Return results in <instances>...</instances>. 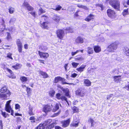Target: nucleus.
I'll list each match as a JSON object with an SVG mask.
<instances>
[{"label": "nucleus", "instance_id": "obj_54", "mask_svg": "<svg viewBox=\"0 0 129 129\" xmlns=\"http://www.w3.org/2000/svg\"><path fill=\"white\" fill-rule=\"evenodd\" d=\"M79 50H77L76 52H72L71 53L72 55L73 56L74 55L76 54L78 52H79Z\"/></svg>", "mask_w": 129, "mask_h": 129}, {"label": "nucleus", "instance_id": "obj_19", "mask_svg": "<svg viewBox=\"0 0 129 129\" xmlns=\"http://www.w3.org/2000/svg\"><path fill=\"white\" fill-rule=\"evenodd\" d=\"M94 15L92 14H90L85 19V20L88 21H89L90 20L93 19Z\"/></svg>", "mask_w": 129, "mask_h": 129}, {"label": "nucleus", "instance_id": "obj_8", "mask_svg": "<svg viewBox=\"0 0 129 129\" xmlns=\"http://www.w3.org/2000/svg\"><path fill=\"white\" fill-rule=\"evenodd\" d=\"M60 89H62L65 93L66 96L68 98H70V96L69 94V90L68 88L64 89L62 87H60Z\"/></svg>", "mask_w": 129, "mask_h": 129}, {"label": "nucleus", "instance_id": "obj_28", "mask_svg": "<svg viewBox=\"0 0 129 129\" xmlns=\"http://www.w3.org/2000/svg\"><path fill=\"white\" fill-rule=\"evenodd\" d=\"M74 113L77 112H78V108L75 106H74L72 108Z\"/></svg>", "mask_w": 129, "mask_h": 129}, {"label": "nucleus", "instance_id": "obj_21", "mask_svg": "<svg viewBox=\"0 0 129 129\" xmlns=\"http://www.w3.org/2000/svg\"><path fill=\"white\" fill-rule=\"evenodd\" d=\"M9 72L11 74L9 76V77L10 78H12L13 79L15 78L16 76L14 75L12 71L10 70L9 69Z\"/></svg>", "mask_w": 129, "mask_h": 129}, {"label": "nucleus", "instance_id": "obj_23", "mask_svg": "<svg viewBox=\"0 0 129 129\" xmlns=\"http://www.w3.org/2000/svg\"><path fill=\"white\" fill-rule=\"evenodd\" d=\"M40 73L43 76V78H46L48 77V75L45 72L40 71Z\"/></svg>", "mask_w": 129, "mask_h": 129}, {"label": "nucleus", "instance_id": "obj_47", "mask_svg": "<svg viewBox=\"0 0 129 129\" xmlns=\"http://www.w3.org/2000/svg\"><path fill=\"white\" fill-rule=\"evenodd\" d=\"M61 94L59 93H57L56 95V98L58 100H60L61 99Z\"/></svg>", "mask_w": 129, "mask_h": 129}, {"label": "nucleus", "instance_id": "obj_51", "mask_svg": "<svg viewBox=\"0 0 129 129\" xmlns=\"http://www.w3.org/2000/svg\"><path fill=\"white\" fill-rule=\"evenodd\" d=\"M5 110L7 112H8V101L6 102L5 106Z\"/></svg>", "mask_w": 129, "mask_h": 129}, {"label": "nucleus", "instance_id": "obj_55", "mask_svg": "<svg viewBox=\"0 0 129 129\" xmlns=\"http://www.w3.org/2000/svg\"><path fill=\"white\" fill-rule=\"evenodd\" d=\"M117 57V55L116 54H113L112 55V58L113 59H116V58Z\"/></svg>", "mask_w": 129, "mask_h": 129}, {"label": "nucleus", "instance_id": "obj_22", "mask_svg": "<svg viewBox=\"0 0 129 129\" xmlns=\"http://www.w3.org/2000/svg\"><path fill=\"white\" fill-rule=\"evenodd\" d=\"M60 17L57 15H55L53 17V20L56 22H58L60 20Z\"/></svg>", "mask_w": 129, "mask_h": 129}, {"label": "nucleus", "instance_id": "obj_26", "mask_svg": "<svg viewBox=\"0 0 129 129\" xmlns=\"http://www.w3.org/2000/svg\"><path fill=\"white\" fill-rule=\"evenodd\" d=\"M129 14L128 11V9L127 8L126 9H124L122 12V14L123 16H125L126 15H128Z\"/></svg>", "mask_w": 129, "mask_h": 129}, {"label": "nucleus", "instance_id": "obj_12", "mask_svg": "<svg viewBox=\"0 0 129 129\" xmlns=\"http://www.w3.org/2000/svg\"><path fill=\"white\" fill-rule=\"evenodd\" d=\"M93 47L94 50L96 53H99L101 51V49L100 47L98 46H94Z\"/></svg>", "mask_w": 129, "mask_h": 129}, {"label": "nucleus", "instance_id": "obj_59", "mask_svg": "<svg viewBox=\"0 0 129 129\" xmlns=\"http://www.w3.org/2000/svg\"><path fill=\"white\" fill-rule=\"evenodd\" d=\"M20 108V106L18 104H16L15 105V108L16 109H17Z\"/></svg>", "mask_w": 129, "mask_h": 129}, {"label": "nucleus", "instance_id": "obj_11", "mask_svg": "<svg viewBox=\"0 0 129 129\" xmlns=\"http://www.w3.org/2000/svg\"><path fill=\"white\" fill-rule=\"evenodd\" d=\"M0 25H1V26L2 27H1V26H0V28H1V30L2 31H4V29H5L4 21L3 19L2 18L0 17Z\"/></svg>", "mask_w": 129, "mask_h": 129}, {"label": "nucleus", "instance_id": "obj_57", "mask_svg": "<svg viewBox=\"0 0 129 129\" xmlns=\"http://www.w3.org/2000/svg\"><path fill=\"white\" fill-rule=\"evenodd\" d=\"M66 80L64 79V78H63V79L61 80L62 81V84H69V83H67L66 82H65L64 81Z\"/></svg>", "mask_w": 129, "mask_h": 129}, {"label": "nucleus", "instance_id": "obj_64", "mask_svg": "<svg viewBox=\"0 0 129 129\" xmlns=\"http://www.w3.org/2000/svg\"><path fill=\"white\" fill-rule=\"evenodd\" d=\"M88 122H90L91 123H92V122H94V121L93 120V119H92L91 118H90L88 120Z\"/></svg>", "mask_w": 129, "mask_h": 129}, {"label": "nucleus", "instance_id": "obj_38", "mask_svg": "<svg viewBox=\"0 0 129 129\" xmlns=\"http://www.w3.org/2000/svg\"><path fill=\"white\" fill-rule=\"evenodd\" d=\"M54 126V124L52 123L51 124L48 125L46 128L47 129H51L52 128H53Z\"/></svg>", "mask_w": 129, "mask_h": 129}, {"label": "nucleus", "instance_id": "obj_62", "mask_svg": "<svg viewBox=\"0 0 129 129\" xmlns=\"http://www.w3.org/2000/svg\"><path fill=\"white\" fill-rule=\"evenodd\" d=\"M0 126H1V129H3V125L2 123V120H0Z\"/></svg>", "mask_w": 129, "mask_h": 129}, {"label": "nucleus", "instance_id": "obj_24", "mask_svg": "<svg viewBox=\"0 0 129 129\" xmlns=\"http://www.w3.org/2000/svg\"><path fill=\"white\" fill-rule=\"evenodd\" d=\"M41 27L45 29L48 28V24L47 23L45 22H44L42 24H41Z\"/></svg>", "mask_w": 129, "mask_h": 129}, {"label": "nucleus", "instance_id": "obj_58", "mask_svg": "<svg viewBox=\"0 0 129 129\" xmlns=\"http://www.w3.org/2000/svg\"><path fill=\"white\" fill-rule=\"evenodd\" d=\"M26 91L28 93H30L31 92V90L30 88L26 87Z\"/></svg>", "mask_w": 129, "mask_h": 129}, {"label": "nucleus", "instance_id": "obj_34", "mask_svg": "<svg viewBox=\"0 0 129 129\" xmlns=\"http://www.w3.org/2000/svg\"><path fill=\"white\" fill-rule=\"evenodd\" d=\"M55 93V91L53 90H52L50 91L49 94L52 97L53 96Z\"/></svg>", "mask_w": 129, "mask_h": 129}, {"label": "nucleus", "instance_id": "obj_44", "mask_svg": "<svg viewBox=\"0 0 129 129\" xmlns=\"http://www.w3.org/2000/svg\"><path fill=\"white\" fill-rule=\"evenodd\" d=\"M40 49H41L42 51H45L47 49V48L45 46H42L40 47Z\"/></svg>", "mask_w": 129, "mask_h": 129}, {"label": "nucleus", "instance_id": "obj_1", "mask_svg": "<svg viewBox=\"0 0 129 129\" xmlns=\"http://www.w3.org/2000/svg\"><path fill=\"white\" fill-rule=\"evenodd\" d=\"M107 3L110 5L115 9L118 10L119 9L120 3L118 0H108L107 1Z\"/></svg>", "mask_w": 129, "mask_h": 129}, {"label": "nucleus", "instance_id": "obj_4", "mask_svg": "<svg viewBox=\"0 0 129 129\" xmlns=\"http://www.w3.org/2000/svg\"><path fill=\"white\" fill-rule=\"evenodd\" d=\"M107 14L109 17L112 19H114L116 16V13L114 11L110 9H108L107 10Z\"/></svg>", "mask_w": 129, "mask_h": 129}, {"label": "nucleus", "instance_id": "obj_5", "mask_svg": "<svg viewBox=\"0 0 129 129\" xmlns=\"http://www.w3.org/2000/svg\"><path fill=\"white\" fill-rule=\"evenodd\" d=\"M16 44L17 46L18 51L19 53H21L22 50L23 45L19 39H18L17 40Z\"/></svg>", "mask_w": 129, "mask_h": 129}, {"label": "nucleus", "instance_id": "obj_6", "mask_svg": "<svg viewBox=\"0 0 129 129\" xmlns=\"http://www.w3.org/2000/svg\"><path fill=\"white\" fill-rule=\"evenodd\" d=\"M38 53L40 57L42 58H46L48 57L49 55L47 53H45L43 52L38 51Z\"/></svg>", "mask_w": 129, "mask_h": 129}, {"label": "nucleus", "instance_id": "obj_43", "mask_svg": "<svg viewBox=\"0 0 129 129\" xmlns=\"http://www.w3.org/2000/svg\"><path fill=\"white\" fill-rule=\"evenodd\" d=\"M97 6L99 7H100L99 9L101 10H103L104 8V7L102 5L100 4H98Z\"/></svg>", "mask_w": 129, "mask_h": 129}, {"label": "nucleus", "instance_id": "obj_45", "mask_svg": "<svg viewBox=\"0 0 129 129\" xmlns=\"http://www.w3.org/2000/svg\"><path fill=\"white\" fill-rule=\"evenodd\" d=\"M1 114L5 118H6L7 117V116L8 115L5 112H3L2 111H1Z\"/></svg>", "mask_w": 129, "mask_h": 129}, {"label": "nucleus", "instance_id": "obj_3", "mask_svg": "<svg viewBox=\"0 0 129 129\" xmlns=\"http://www.w3.org/2000/svg\"><path fill=\"white\" fill-rule=\"evenodd\" d=\"M57 36L59 39H62L64 37L65 34L63 29H58L56 31Z\"/></svg>", "mask_w": 129, "mask_h": 129}, {"label": "nucleus", "instance_id": "obj_29", "mask_svg": "<svg viewBox=\"0 0 129 129\" xmlns=\"http://www.w3.org/2000/svg\"><path fill=\"white\" fill-rule=\"evenodd\" d=\"M20 79L23 83L26 81L27 80V78L24 76L21 77L20 78Z\"/></svg>", "mask_w": 129, "mask_h": 129}, {"label": "nucleus", "instance_id": "obj_15", "mask_svg": "<svg viewBox=\"0 0 129 129\" xmlns=\"http://www.w3.org/2000/svg\"><path fill=\"white\" fill-rule=\"evenodd\" d=\"M86 66V65L82 64L79 68H77L76 70L79 72H82L83 71Z\"/></svg>", "mask_w": 129, "mask_h": 129}, {"label": "nucleus", "instance_id": "obj_63", "mask_svg": "<svg viewBox=\"0 0 129 129\" xmlns=\"http://www.w3.org/2000/svg\"><path fill=\"white\" fill-rule=\"evenodd\" d=\"M39 10L40 12H41V13H44L45 12V11L42 9L41 8Z\"/></svg>", "mask_w": 129, "mask_h": 129}, {"label": "nucleus", "instance_id": "obj_30", "mask_svg": "<svg viewBox=\"0 0 129 129\" xmlns=\"http://www.w3.org/2000/svg\"><path fill=\"white\" fill-rule=\"evenodd\" d=\"M0 98L2 99H5L7 98V96L5 94H0Z\"/></svg>", "mask_w": 129, "mask_h": 129}, {"label": "nucleus", "instance_id": "obj_40", "mask_svg": "<svg viewBox=\"0 0 129 129\" xmlns=\"http://www.w3.org/2000/svg\"><path fill=\"white\" fill-rule=\"evenodd\" d=\"M66 31H67V32L68 33H72L73 32V29L70 27H68L66 29Z\"/></svg>", "mask_w": 129, "mask_h": 129}, {"label": "nucleus", "instance_id": "obj_52", "mask_svg": "<svg viewBox=\"0 0 129 129\" xmlns=\"http://www.w3.org/2000/svg\"><path fill=\"white\" fill-rule=\"evenodd\" d=\"M126 51L125 53L127 56H129V50L127 48H126L125 49Z\"/></svg>", "mask_w": 129, "mask_h": 129}, {"label": "nucleus", "instance_id": "obj_39", "mask_svg": "<svg viewBox=\"0 0 129 129\" xmlns=\"http://www.w3.org/2000/svg\"><path fill=\"white\" fill-rule=\"evenodd\" d=\"M71 64L74 68H76L79 64V63L73 62Z\"/></svg>", "mask_w": 129, "mask_h": 129}, {"label": "nucleus", "instance_id": "obj_56", "mask_svg": "<svg viewBox=\"0 0 129 129\" xmlns=\"http://www.w3.org/2000/svg\"><path fill=\"white\" fill-rule=\"evenodd\" d=\"M29 13H30L34 17H36V13L35 12H32Z\"/></svg>", "mask_w": 129, "mask_h": 129}, {"label": "nucleus", "instance_id": "obj_35", "mask_svg": "<svg viewBox=\"0 0 129 129\" xmlns=\"http://www.w3.org/2000/svg\"><path fill=\"white\" fill-rule=\"evenodd\" d=\"M29 111L28 112L29 114L30 115H33L34 113L32 111L33 110V108L31 107H29Z\"/></svg>", "mask_w": 129, "mask_h": 129}, {"label": "nucleus", "instance_id": "obj_60", "mask_svg": "<svg viewBox=\"0 0 129 129\" xmlns=\"http://www.w3.org/2000/svg\"><path fill=\"white\" fill-rule=\"evenodd\" d=\"M14 28L12 27H10L9 29V30L10 31H13L14 30Z\"/></svg>", "mask_w": 129, "mask_h": 129}, {"label": "nucleus", "instance_id": "obj_61", "mask_svg": "<svg viewBox=\"0 0 129 129\" xmlns=\"http://www.w3.org/2000/svg\"><path fill=\"white\" fill-rule=\"evenodd\" d=\"M68 63L64 65V68L65 69L66 71H67V68L68 67Z\"/></svg>", "mask_w": 129, "mask_h": 129}, {"label": "nucleus", "instance_id": "obj_2", "mask_svg": "<svg viewBox=\"0 0 129 129\" xmlns=\"http://www.w3.org/2000/svg\"><path fill=\"white\" fill-rule=\"evenodd\" d=\"M119 44V43L117 41H116L111 43L107 47L108 50L110 52H114L117 49Z\"/></svg>", "mask_w": 129, "mask_h": 129}, {"label": "nucleus", "instance_id": "obj_14", "mask_svg": "<svg viewBox=\"0 0 129 129\" xmlns=\"http://www.w3.org/2000/svg\"><path fill=\"white\" fill-rule=\"evenodd\" d=\"M75 41L77 43H82L83 42V39L82 37H78L75 40Z\"/></svg>", "mask_w": 129, "mask_h": 129}, {"label": "nucleus", "instance_id": "obj_37", "mask_svg": "<svg viewBox=\"0 0 129 129\" xmlns=\"http://www.w3.org/2000/svg\"><path fill=\"white\" fill-rule=\"evenodd\" d=\"M29 5V4L25 0L23 5V6H25L26 8Z\"/></svg>", "mask_w": 129, "mask_h": 129}, {"label": "nucleus", "instance_id": "obj_9", "mask_svg": "<svg viewBox=\"0 0 129 129\" xmlns=\"http://www.w3.org/2000/svg\"><path fill=\"white\" fill-rule=\"evenodd\" d=\"M76 95H78L81 97L84 96L85 95V93L84 91L80 89L77 90L76 91Z\"/></svg>", "mask_w": 129, "mask_h": 129}, {"label": "nucleus", "instance_id": "obj_36", "mask_svg": "<svg viewBox=\"0 0 129 129\" xmlns=\"http://www.w3.org/2000/svg\"><path fill=\"white\" fill-rule=\"evenodd\" d=\"M79 123L78 122L77 123H74L73 122L71 124V125L72 126L74 127H76L78 126V125Z\"/></svg>", "mask_w": 129, "mask_h": 129}, {"label": "nucleus", "instance_id": "obj_42", "mask_svg": "<svg viewBox=\"0 0 129 129\" xmlns=\"http://www.w3.org/2000/svg\"><path fill=\"white\" fill-rule=\"evenodd\" d=\"M62 7L60 5H58L56 7V8L55 9H53L54 10L56 11L60 10L61 8Z\"/></svg>", "mask_w": 129, "mask_h": 129}, {"label": "nucleus", "instance_id": "obj_20", "mask_svg": "<svg viewBox=\"0 0 129 129\" xmlns=\"http://www.w3.org/2000/svg\"><path fill=\"white\" fill-rule=\"evenodd\" d=\"M121 76H115L114 77V81L116 83H118L119 82Z\"/></svg>", "mask_w": 129, "mask_h": 129}, {"label": "nucleus", "instance_id": "obj_10", "mask_svg": "<svg viewBox=\"0 0 129 129\" xmlns=\"http://www.w3.org/2000/svg\"><path fill=\"white\" fill-rule=\"evenodd\" d=\"M70 122V119H69L67 120L61 122L62 124V126L65 127L69 125Z\"/></svg>", "mask_w": 129, "mask_h": 129}, {"label": "nucleus", "instance_id": "obj_31", "mask_svg": "<svg viewBox=\"0 0 129 129\" xmlns=\"http://www.w3.org/2000/svg\"><path fill=\"white\" fill-rule=\"evenodd\" d=\"M7 90V88L6 87H4L1 89L0 92L2 93H4Z\"/></svg>", "mask_w": 129, "mask_h": 129}, {"label": "nucleus", "instance_id": "obj_53", "mask_svg": "<svg viewBox=\"0 0 129 129\" xmlns=\"http://www.w3.org/2000/svg\"><path fill=\"white\" fill-rule=\"evenodd\" d=\"M77 75V74L75 73H73L72 74L71 77L72 78H74L76 77Z\"/></svg>", "mask_w": 129, "mask_h": 129}, {"label": "nucleus", "instance_id": "obj_25", "mask_svg": "<svg viewBox=\"0 0 129 129\" xmlns=\"http://www.w3.org/2000/svg\"><path fill=\"white\" fill-rule=\"evenodd\" d=\"M52 120L51 119H49L47 120H46L43 123V125L44 126H46V125H48L49 124H50V123L51 122Z\"/></svg>", "mask_w": 129, "mask_h": 129}, {"label": "nucleus", "instance_id": "obj_17", "mask_svg": "<svg viewBox=\"0 0 129 129\" xmlns=\"http://www.w3.org/2000/svg\"><path fill=\"white\" fill-rule=\"evenodd\" d=\"M86 51L87 53L89 54H91L93 53V48L91 47H88L86 49Z\"/></svg>", "mask_w": 129, "mask_h": 129}, {"label": "nucleus", "instance_id": "obj_46", "mask_svg": "<svg viewBox=\"0 0 129 129\" xmlns=\"http://www.w3.org/2000/svg\"><path fill=\"white\" fill-rule=\"evenodd\" d=\"M16 19L14 18H12L10 21V23L11 24H13L15 21Z\"/></svg>", "mask_w": 129, "mask_h": 129}, {"label": "nucleus", "instance_id": "obj_13", "mask_svg": "<svg viewBox=\"0 0 129 129\" xmlns=\"http://www.w3.org/2000/svg\"><path fill=\"white\" fill-rule=\"evenodd\" d=\"M84 84L87 86H89L91 85V82L88 79H85L84 80Z\"/></svg>", "mask_w": 129, "mask_h": 129}, {"label": "nucleus", "instance_id": "obj_27", "mask_svg": "<svg viewBox=\"0 0 129 129\" xmlns=\"http://www.w3.org/2000/svg\"><path fill=\"white\" fill-rule=\"evenodd\" d=\"M77 6L80 8H83L85 10L87 9V8L86 7V6L83 5L81 4H78L77 5Z\"/></svg>", "mask_w": 129, "mask_h": 129}, {"label": "nucleus", "instance_id": "obj_33", "mask_svg": "<svg viewBox=\"0 0 129 129\" xmlns=\"http://www.w3.org/2000/svg\"><path fill=\"white\" fill-rule=\"evenodd\" d=\"M44 126L43 124H40L37 126L36 129H44Z\"/></svg>", "mask_w": 129, "mask_h": 129}, {"label": "nucleus", "instance_id": "obj_7", "mask_svg": "<svg viewBox=\"0 0 129 129\" xmlns=\"http://www.w3.org/2000/svg\"><path fill=\"white\" fill-rule=\"evenodd\" d=\"M52 107V105L51 106L48 105H45L43 107V110L44 112L46 113L47 112L51 111Z\"/></svg>", "mask_w": 129, "mask_h": 129}, {"label": "nucleus", "instance_id": "obj_49", "mask_svg": "<svg viewBox=\"0 0 129 129\" xmlns=\"http://www.w3.org/2000/svg\"><path fill=\"white\" fill-rule=\"evenodd\" d=\"M29 11L32 10L33 9V8L31 6H30V5H29L26 8Z\"/></svg>", "mask_w": 129, "mask_h": 129}, {"label": "nucleus", "instance_id": "obj_18", "mask_svg": "<svg viewBox=\"0 0 129 129\" xmlns=\"http://www.w3.org/2000/svg\"><path fill=\"white\" fill-rule=\"evenodd\" d=\"M63 79V78L60 77H55L54 80V82L57 83L59 81H61Z\"/></svg>", "mask_w": 129, "mask_h": 129}, {"label": "nucleus", "instance_id": "obj_32", "mask_svg": "<svg viewBox=\"0 0 129 129\" xmlns=\"http://www.w3.org/2000/svg\"><path fill=\"white\" fill-rule=\"evenodd\" d=\"M14 9L13 7H10L9 9V12L10 13H13L14 11Z\"/></svg>", "mask_w": 129, "mask_h": 129}, {"label": "nucleus", "instance_id": "obj_16", "mask_svg": "<svg viewBox=\"0 0 129 129\" xmlns=\"http://www.w3.org/2000/svg\"><path fill=\"white\" fill-rule=\"evenodd\" d=\"M11 101V100L9 101V113H10L11 112V115H13V114L14 113V111L12 109L10 105V103Z\"/></svg>", "mask_w": 129, "mask_h": 129}, {"label": "nucleus", "instance_id": "obj_48", "mask_svg": "<svg viewBox=\"0 0 129 129\" xmlns=\"http://www.w3.org/2000/svg\"><path fill=\"white\" fill-rule=\"evenodd\" d=\"M60 100H61L62 101H67V99L64 96H61Z\"/></svg>", "mask_w": 129, "mask_h": 129}, {"label": "nucleus", "instance_id": "obj_41", "mask_svg": "<svg viewBox=\"0 0 129 129\" xmlns=\"http://www.w3.org/2000/svg\"><path fill=\"white\" fill-rule=\"evenodd\" d=\"M59 107L58 104H56L55 107V108H54L52 110L53 111H56V110H57L59 109Z\"/></svg>", "mask_w": 129, "mask_h": 129}, {"label": "nucleus", "instance_id": "obj_50", "mask_svg": "<svg viewBox=\"0 0 129 129\" xmlns=\"http://www.w3.org/2000/svg\"><path fill=\"white\" fill-rule=\"evenodd\" d=\"M19 64H17L16 65L13 66L12 67L15 69H18L19 68Z\"/></svg>", "mask_w": 129, "mask_h": 129}]
</instances>
